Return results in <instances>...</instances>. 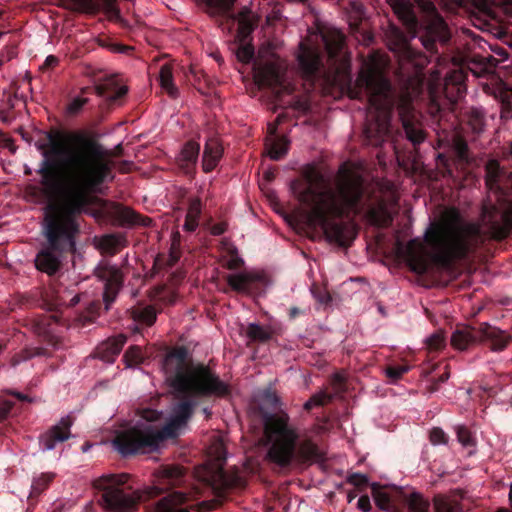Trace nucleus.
<instances>
[{"mask_svg":"<svg viewBox=\"0 0 512 512\" xmlns=\"http://www.w3.org/2000/svg\"><path fill=\"white\" fill-rule=\"evenodd\" d=\"M457 437H458L459 442L464 447H474L475 446V440H474L472 434L465 427H459L457 429Z\"/></svg>","mask_w":512,"mask_h":512,"instance_id":"nucleus-43","label":"nucleus"},{"mask_svg":"<svg viewBox=\"0 0 512 512\" xmlns=\"http://www.w3.org/2000/svg\"><path fill=\"white\" fill-rule=\"evenodd\" d=\"M187 470L176 464L160 466L155 472L152 494L167 493L160 499L154 512H191L199 490L191 487Z\"/></svg>","mask_w":512,"mask_h":512,"instance_id":"nucleus-6","label":"nucleus"},{"mask_svg":"<svg viewBox=\"0 0 512 512\" xmlns=\"http://www.w3.org/2000/svg\"><path fill=\"white\" fill-rule=\"evenodd\" d=\"M429 504L418 496V512H427Z\"/></svg>","mask_w":512,"mask_h":512,"instance_id":"nucleus-63","label":"nucleus"},{"mask_svg":"<svg viewBox=\"0 0 512 512\" xmlns=\"http://www.w3.org/2000/svg\"><path fill=\"white\" fill-rule=\"evenodd\" d=\"M298 61L306 79L309 81L318 78L324 66L321 53L303 43H300Z\"/></svg>","mask_w":512,"mask_h":512,"instance_id":"nucleus-22","label":"nucleus"},{"mask_svg":"<svg viewBox=\"0 0 512 512\" xmlns=\"http://www.w3.org/2000/svg\"><path fill=\"white\" fill-rule=\"evenodd\" d=\"M93 89L99 97L105 99L108 107L118 104L128 93V87L118 86L114 77L106 78L103 82L96 84Z\"/></svg>","mask_w":512,"mask_h":512,"instance_id":"nucleus-24","label":"nucleus"},{"mask_svg":"<svg viewBox=\"0 0 512 512\" xmlns=\"http://www.w3.org/2000/svg\"><path fill=\"white\" fill-rule=\"evenodd\" d=\"M291 189L299 202L309 209L307 224L321 228L329 242L341 247L352 244L357 230L353 224L336 219L361 215L366 210L365 217L373 226L385 228L393 221L384 201L366 207L364 179L345 165L340 168L334 186L320 172L311 169L302 180H294Z\"/></svg>","mask_w":512,"mask_h":512,"instance_id":"nucleus-2","label":"nucleus"},{"mask_svg":"<svg viewBox=\"0 0 512 512\" xmlns=\"http://www.w3.org/2000/svg\"><path fill=\"white\" fill-rule=\"evenodd\" d=\"M227 227L228 225L226 222H218L211 226L210 232L214 236H220L226 232Z\"/></svg>","mask_w":512,"mask_h":512,"instance_id":"nucleus-56","label":"nucleus"},{"mask_svg":"<svg viewBox=\"0 0 512 512\" xmlns=\"http://www.w3.org/2000/svg\"><path fill=\"white\" fill-rule=\"evenodd\" d=\"M188 349L184 346L172 348L163 360V370L169 386L184 399L172 408V414L159 432L162 438H172L192 417L196 399L230 395V386L204 364L193 365Z\"/></svg>","mask_w":512,"mask_h":512,"instance_id":"nucleus-4","label":"nucleus"},{"mask_svg":"<svg viewBox=\"0 0 512 512\" xmlns=\"http://www.w3.org/2000/svg\"><path fill=\"white\" fill-rule=\"evenodd\" d=\"M325 41V47L327 50L328 55L331 58H335L338 56V54L342 51L344 46V37L341 34H338L335 39L332 41L328 40L326 37H324Z\"/></svg>","mask_w":512,"mask_h":512,"instance_id":"nucleus-41","label":"nucleus"},{"mask_svg":"<svg viewBox=\"0 0 512 512\" xmlns=\"http://www.w3.org/2000/svg\"><path fill=\"white\" fill-rule=\"evenodd\" d=\"M398 113L407 139L416 149V110L412 93L405 88L398 102Z\"/></svg>","mask_w":512,"mask_h":512,"instance_id":"nucleus-20","label":"nucleus"},{"mask_svg":"<svg viewBox=\"0 0 512 512\" xmlns=\"http://www.w3.org/2000/svg\"><path fill=\"white\" fill-rule=\"evenodd\" d=\"M66 0V7L72 11L79 13L95 14L102 6L108 12H115L116 0Z\"/></svg>","mask_w":512,"mask_h":512,"instance_id":"nucleus-28","label":"nucleus"},{"mask_svg":"<svg viewBox=\"0 0 512 512\" xmlns=\"http://www.w3.org/2000/svg\"><path fill=\"white\" fill-rule=\"evenodd\" d=\"M225 460V453L221 451L217 456L219 466L215 469L208 470L204 478V481L219 494L225 493L230 489L244 488L246 485V481L239 470L228 471L222 467L221 463Z\"/></svg>","mask_w":512,"mask_h":512,"instance_id":"nucleus-16","label":"nucleus"},{"mask_svg":"<svg viewBox=\"0 0 512 512\" xmlns=\"http://www.w3.org/2000/svg\"><path fill=\"white\" fill-rule=\"evenodd\" d=\"M309 312V308H299V307H291L289 309V312H288V315H289V319L290 320H294L296 319L297 317L301 316V315H306L307 313Z\"/></svg>","mask_w":512,"mask_h":512,"instance_id":"nucleus-59","label":"nucleus"},{"mask_svg":"<svg viewBox=\"0 0 512 512\" xmlns=\"http://www.w3.org/2000/svg\"><path fill=\"white\" fill-rule=\"evenodd\" d=\"M15 55V51L13 48H7V55L4 56V54L1 55V64L4 63L5 61H9L10 59H12Z\"/></svg>","mask_w":512,"mask_h":512,"instance_id":"nucleus-64","label":"nucleus"},{"mask_svg":"<svg viewBox=\"0 0 512 512\" xmlns=\"http://www.w3.org/2000/svg\"><path fill=\"white\" fill-rule=\"evenodd\" d=\"M59 60L56 56L54 55H49L46 57L43 65H42V68L43 69H49V68H53L55 67L57 64H58Z\"/></svg>","mask_w":512,"mask_h":512,"instance_id":"nucleus-60","label":"nucleus"},{"mask_svg":"<svg viewBox=\"0 0 512 512\" xmlns=\"http://www.w3.org/2000/svg\"><path fill=\"white\" fill-rule=\"evenodd\" d=\"M265 399L274 406H276L279 402L277 395L270 390L265 392Z\"/></svg>","mask_w":512,"mask_h":512,"instance_id":"nucleus-62","label":"nucleus"},{"mask_svg":"<svg viewBox=\"0 0 512 512\" xmlns=\"http://www.w3.org/2000/svg\"><path fill=\"white\" fill-rule=\"evenodd\" d=\"M180 259V251L173 243L166 261L167 268H172Z\"/></svg>","mask_w":512,"mask_h":512,"instance_id":"nucleus-53","label":"nucleus"},{"mask_svg":"<svg viewBox=\"0 0 512 512\" xmlns=\"http://www.w3.org/2000/svg\"><path fill=\"white\" fill-rule=\"evenodd\" d=\"M88 103V98H80V97H77L75 99H73L71 101V103L69 104L68 106V112L70 114H77L82 108L84 105H86Z\"/></svg>","mask_w":512,"mask_h":512,"instance_id":"nucleus-51","label":"nucleus"},{"mask_svg":"<svg viewBox=\"0 0 512 512\" xmlns=\"http://www.w3.org/2000/svg\"><path fill=\"white\" fill-rule=\"evenodd\" d=\"M357 507L363 512H369L371 509L370 498L367 495H362L357 502Z\"/></svg>","mask_w":512,"mask_h":512,"instance_id":"nucleus-57","label":"nucleus"},{"mask_svg":"<svg viewBox=\"0 0 512 512\" xmlns=\"http://www.w3.org/2000/svg\"><path fill=\"white\" fill-rule=\"evenodd\" d=\"M44 160V158L42 159ZM43 161L40 162L39 164V167L41 166ZM40 168L38 169V174L40 176H42L39 172ZM41 184L43 187H40L38 185H29L27 186L26 190H25V194H26V197L28 198V200L34 202V203H37V204H41V203H44L48 197V193L51 194V195H58L61 197V207H58L56 205H54L57 209L59 210H62L63 208V203H64V192L61 190V191H53L51 189H49L48 187H46L44 184H43V177H41Z\"/></svg>","mask_w":512,"mask_h":512,"instance_id":"nucleus-29","label":"nucleus"},{"mask_svg":"<svg viewBox=\"0 0 512 512\" xmlns=\"http://www.w3.org/2000/svg\"><path fill=\"white\" fill-rule=\"evenodd\" d=\"M74 419L71 416L63 417L58 423L49 427L39 435V446L42 451H50L72 437L71 427Z\"/></svg>","mask_w":512,"mask_h":512,"instance_id":"nucleus-19","label":"nucleus"},{"mask_svg":"<svg viewBox=\"0 0 512 512\" xmlns=\"http://www.w3.org/2000/svg\"><path fill=\"white\" fill-rule=\"evenodd\" d=\"M465 78L466 74L464 71L454 69L446 77L444 82V95L451 101H456L461 98L465 91Z\"/></svg>","mask_w":512,"mask_h":512,"instance_id":"nucleus-27","label":"nucleus"},{"mask_svg":"<svg viewBox=\"0 0 512 512\" xmlns=\"http://www.w3.org/2000/svg\"><path fill=\"white\" fill-rule=\"evenodd\" d=\"M200 153V144L196 141H187L179 155L176 157L178 168L188 176H194Z\"/></svg>","mask_w":512,"mask_h":512,"instance_id":"nucleus-23","label":"nucleus"},{"mask_svg":"<svg viewBox=\"0 0 512 512\" xmlns=\"http://www.w3.org/2000/svg\"><path fill=\"white\" fill-rule=\"evenodd\" d=\"M347 482L361 490L363 487L368 485V478L363 474L353 473L348 476Z\"/></svg>","mask_w":512,"mask_h":512,"instance_id":"nucleus-47","label":"nucleus"},{"mask_svg":"<svg viewBox=\"0 0 512 512\" xmlns=\"http://www.w3.org/2000/svg\"><path fill=\"white\" fill-rule=\"evenodd\" d=\"M123 358L128 366L138 365L144 361L143 352L139 346L129 347Z\"/></svg>","mask_w":512,"mask_h":512,"instance_id":"nucleus-40","label":"nucleus"},{"mask_svg":"<svg viewBox=\"0 0 512 512\" xmlns=\"http://www.w3.org/2000/svg\"><path fill=\"white\" fill-rule=\"evenodd\" d=\"M134 322L146 326H152L157 318L156 310L153 306L136 307L131 311Z\"/></svg>","mask_w":512,"mask_h":512,"instance_id":"nucleus-33","label":"nucleus"},{"mask_svg":"<svg viewBox=\"0 0 512 512\" xmlns=\"http://www.w3.org/2000/svg\"><path fill=\"white\" fill-rule=\"evenodd\" d=\"M332 395L328 394L327 392H319L310 397V400L312 403L316 406H324L325 404L329 403L332 400Z\"/></svg>","mask_w":512,"mask_h":512,"instance_id":"nucleus-50","label":"nucleus"},{"mask_svg":"<svg viewBox=\"0 0 512 512\" xmlns=\"http://www.w3.org/2000/svg\"><path fill=\"white\" fill-rule=\"evenodd\" d=\"M418 10H421V22L423 33L420 36L425 49L432 51L434 43L437 41L446 42L449 38V32L443 19L437 14L434 4L430 1L420 3L418 1Z\"/></svg>","mask_w":512,"mask_h":512,"instance_id":"nucleus-15","label":"nucleus"},{"mask_svg":"<svg viewBox=\"0 0 512 512\" xmlns=\"http://www.w3.org/2000/svg\"><path fill=\"white\" fill-rule=\"evenodd\" d=\"M44 354L43 348H26L15 354L11 358V366L16 367L21 362L27 361L35 356H40Z\"/></svg>","mask_w":512,"mask_h":512,"instance_id":"nucleus-39","label":"nucleus"},{"mask_svg":"<svg viewBox=\"0 0 512 512\" xmlns=\"http://www.w3.org/2000/svg\"><path fill=\"white\" fill-rule=\"evenodd\" d=\"M390 260L395 268L405 269L406 271L416 273V238L410 239L407 243L396 236L394 247L390 253Z\"/></svg>","mask_w":512,"mask_h":512,"instance_id":"nucleus-18","label":"nucleus"},{"mask_svg":"<svg viewBox=\"0 0 512 512\" xmlns=\"http://www.w3.org/2000/svg\"><path fill=\"white\" fill-rule=\"evenodd\" d=\"M236 0H205L207 13L214 18L219 26L227 25L229 28L238 23V35L246 39L254 30V23L250 18V11L244 9L235 14L233 6Z\"/></svg>","mask_w":512,"mask_h":512,"instance_id":"nucleus-13","label":"nucleus"},{"mask_svg":"<svg viewBox=\"0 0 512 512\" xmlns=\"http://www.w3.org/2000/svg\"><path fill=\"white\" fill-rule=\"evenodd\" d=\"M426 349L429 352L440 351L445 346V337L442 332H436L425 340Z\"/></svg>","mask_w":512,"mask_h":512,"instance_id":"nucleus-42","label":"nucleus"},{"mask_svg":"<svg viewBox=\"0 0 512 512\" xmlns=\"http://www.w3.org/2000/svg\"><path fill=\"white\" fill-rule=\"evenodd\" d=\"M223 152L224 149L219 139L214 137L207 139L202 155V169L205 173H209L216 168Z\"/></svg>","mask_w":512,"mask_h":512,"instance_id":"nucleus-26","label":"nucleus"},{"mask_svg":"<svg viewBox=\"0 0 512 512\" xmlns=\"http://www.w3.org/2000/svg\"><path fill=\"white\" fill-rule=\"evenodd\" d=\"M263 422L270 463L287 468L294 461L304 463L321 458L318 446L309 437L300 438L299 430L290 422L286 412L265 413Z\"/></svg>","mask_w":512,"mask_h":512,"instance_id":"nucleus-5","label":"nucleus"},{"mask_svg":"<svg viewBox=\"0 0 512 512\" xmlns=\"http://www.w3.org/2000/svg\"><path fill=\"white\" fill-rule=\"evenodd\" d=\"M429 439L433 445H441L448 442V436L442 429L437 427L430 430Z\"/></svg>","mask_w":512,"mask_h":512,"instance_id":"nucleus-44","label":"nucleus"},{"mask_svg":"<svg viewBox=\"0 0 512 512\" xmlns=\"http://www.w3.org/2000/svg\"><path fill=\"white\" fill-rule=\"evenodd\" d=\"M236 55L241 62L248 63L254 57V48L251 45H241Z\"/></svg>","mask_w":512,"mask_h":512,"instance_id":"nucleus-45","label":"nucleus"},{"mask_svg":"<svg viewBox=\"0 0 512 512\" xmlns=\"http://www.w3.org/2000/svg\"><path fill=\"white\" fill-rule=\"evenodd\" d=\"M159 83L170 97L176 98L178 96V88L174 84L172 66L170 64L165 63L161 66Z\"/></svg>","mask_w":512,"mask_h":512,"instance_id":"nucleus-32","label":"nucleus"},{"mask_svg":"<svg viewBox=\"0 0 512 512\" xmlns=\"http://www.w3.org/2000/svg\"><path fill=\"white\" fill-rule=\"evenodd\" d=\"M201 201L200 199H193L190 203H189V207H188V211H187V214H186V217L188 218H191V219H194V220H199V217L201 215Z\"/></svg>","mask_w":512,"mask_h":512,"instance_id":"nucleus-48","label":"nucleus"},{"mask_svg":"<svg viewBox=\"0 0 512 512\" xmlns=\"http://www.w3.org/2000/svg\"><path fill=\"white\" fill-rule=\"evenodd\" d=\"M245 335L255 342L265 343L272 338V331L269 328H265L257 323H250L246 327Z\"/></svg>","mask_w":512,"mask_h":512,"instance_id":"nucleus-35","label":"nucleus"},{"mask_svg":"<svg viewBox=\"0 0 512 512\" xmlns=\"http://www.w3.org/2000/svg\"><path fill=\"white\" fill-rule=\"evenodd\" d=\"M55 320L54 316L41 314L31 318L29 320V325L35 334L42 337L48 343L55 345L54 336L51 330V325Z\"/></svg>","mask_w":512,"mask_h":512,"instance_id":"nucleus-30","label":"nucleus"},{"mask_svg":"<svg viewBox=\"0 0 512 512\" xmlns=\"http://www.w3.org/2000/svg\"><path fill=\"white\" fill-rule=\"evenodd\" d=\"M255 70V79L258 85L271 89L275 101L279 105L290 107L303 114L310 110L309 101L303 97L294 95V86L285 81L280 67L276 63L265 62L258 64Z\"/></svg>","mask_w":512,"mask_h":512,"instance_id":"nucleus-11","label":"nucleus"},{"mask_svg":"<svg viewBox=\"0 0 512 512\" xmlns=\"http://www.w3.org/2000/svg\"><path fill=\"white\" fill-rule=\"evenodd\" d=\"M228 285L238 293L249 295L259 294L263 291L265 278L256 273H239L227 276Z\"/></svg>","mask_w":512,"mask_h":512,"instance_id":"nucleus-21","label":"nucleus"},{"mask_svg":"<svg viewBox=\"0 0 512 512\" xmlns=\"http://www.w3.org/2000/svg\"><path fill=\"white\" fill-rule=\"evenodd\" d=\"M36 147L44 156L39 170L43 184L53 191L62 190L65 196L62 210L53 204L46 206V243L34 260L39 271L52 276L60 270L65 254L75 250L79 232L75 217L87 210L90 194L114 175L105 148L88 132L52 128Z\"/></svg>","mask_w":512,"mask_h":512,"instance_id":"nucleus-1","label":"nucleus"},{"mask_svg":"<svg viewBox=\"0 0 512 512\" xmlns=\"http://www.w3.org/2000/svg\"><path fill=\"white\" fill-rule=\"evenodd\" d=\"M127 473L107 474L93 481V487L102 492L101 501L114 512H133L142 499L138 489L128 484Z\"/></svg>","mask_w":512,"mask_h":512,"instance_id":"nucleus-10","label":"nucleus"},{"mask_svg":"<svg viewBox=\"0 0 512 512\" xmlns=\"http://www.w3.org/2000/svg\"><path fill=\"white\" fill-rule=\"evenodd\" d=\"M376 506L384 512H416V491L406 493L401 487L372 486Z\"/></svg>","mask_w":512,"mask_h":512,"instance_id":"nucleus-14","label":"nucleus"},{"mask_svg":"<svg viewBox=\"0 0 512 512\" xmlns=\"http://www.w3.org/2000/svg\"><path fill=\"white\" fill-rule=\"evenodd\" d=\"M416 0H387L398 19L406 28L407 33L400 28L392 26L387 33L389 49L397 56L401 66L405 63L416 68V51L410 41L416 37Z\"/></svg>","mask_w":512,"mask_h":512,"instance_id":"nucleus-9","label":"nucleus"},{"mask_svg":"<svg viewBox=\"0 0 512 512\" xmlns=\"http://www.w3.org/2000/svg\"><path fill=\"white\" fill-rule=\"evenodd\" d=\"M269 130H270L272 138L270 139V143L266 144L268 146V154L272 160L278 161V160L282 159L287 154L288 147H289V141L284 136L278 137L275 135L276 134L275 126H271L269 128Z\"/></svg>","mask_w":512,"mask_h":512,"instance_id":"nucleus-31","label":"nucleus"},{"mask_svg":"<svg viewBox=\"0 0 512 512\" xmlns=\"http://www.w3.org/2000/svg\"><path fill=\"white\" fill-rule=\"evenodd\" d=\"M484 341L490 342L492 350L501 351L507 347L511 337L488 323H482L478 328L459 326L450 338L451 346L458 351L468 350Z\"/></svg>","mask_w":512,"mask_h":512,"instance_id":"nucleus-12","label":"nucleus"},{"mask_svg":"<svg viewBox=\"0 0 512 512\" xmlns=\"http://www.w3.org/2000/svg\"><path fill=\"white\" fill-rule=\"evenodd\" d=\"M124 246H126V239L122 235L109 234L101 240L102 249L111 255H115Z\"/></svg>","mask_w":512,"mask_h":512,"instance_id":"nucleus-37","label":"nucleus"},{"mask_svg":"<svg viewBox=\"0 0 512 512\" xmlns=\"http://www.w3.org/2000/svg\"><path fill=\"white\" fill-rule=\"evenodd\" d=\"M118 218L125 225L149 226L152 220L144 217L130 208H122L118 212Z\"/></svg>","mask_w":512,"mask_h":512,"instance_id":"nucleus-34","label":"nucleus"},{"mask_svg":"<svg viewBox=\"0 0 512 512\" xmlns=\"http://www.w3.org/2000/svg\"><path fill=\"white\" fill-rule=\"evenodd\" d=\"M454 148L459 158L464 159L466 157L467 145L461 139H456L454 142Z\"/></svg>","mask_w":512,"mask_h":512,"instance_id":"nucleus-55","label":"nucleus"},{"mask_svg":"<svg viewBox=\"0 0 512 512\" xmlns=\"http://www.w3.org/2000/svg\"><path fill=\"white\" fill-rule=\"evenodd\" d=\"M474 7L484 15H492L493 3L491 0H472Z\"/></svg>","mask_w":512,"mask_h":512,"instance_id":"nucleus-49","label":"nucleus"},{"mask_svg":"<svg viewBox=\"0 0 512 512\" xmlns=\"http://www.w3.org/2000/svg\"><path fill=\"white\" fill-rule=\"evenodd\" d=\"M435 512H460L459 504L456 500L445 497L436 496L434 498Z\"/></svg>","mask_w":512,"mask_h":512,"instance_id":"nucleus-38","label":"nucleus"},{"mask_svg":"<svg viewBox=\"0 0 512 512\" xmlns=\"http://www.w3.org/2000/svg\"><path fill=\"white\" fill-rule=\"evenodd\" d=\"M407 371L408 367L405 365H391L386 368V375L388 378L395 381L399 379Z\"/></svg>","mask_w":512,"mask_h":512,"instance_id":"nucleus-46","label":"nucleus"},{"mask_svg":"<svg viewBox=\"0 0 512 512\" xmlns=\"http://www.w3.org/2000/svg\"><path fill=\"white\" fill-rule=\"evenodd\" d=\"M358 81L367 93L368 109L372 118V123L365 128L366 137L375 138V142H379L388 134L390 127L393 107L390 81L374 71L363 73Z\"/></svg>","mask_w":512,"mask_h":512,"instance_id":"nucleus-7","label":"nucleus"},{"mask_svg":"<svg viewBox=\"0 0 512 512\" xmlns=\"http://www.w3.org/2000/svg\"><path fill=\"white\" fill-rule=\"evenodd\" d=\"M161 412L154 409H143L134 426L119 430L115 433L112 446L122 457H131L156 450L163 441L159 429L154 425L161 419Z\"/></svg>","mask_w":512,"mask_h":512,"instance_id":"nucleus-8","label":"nucleus"},{"mask_svg":"<svg viewBox=\"0 0 512 512\" xmlns=\"http://www.w3.org/2000/svg\"><path fill=\"white\" fill-rule=\"evenodd\" d=\"M96 277L104 283L103 301L108 310L123 286L124 276L119 267L103 261L94 270Z\"/></svg>","mask_w":512,"mask_h":512,"instance_id":"nucleus-17","label":"nucleus"},{"mask_svg":"<svg viewBox=\"0 0 512 512\" xmlns=\"http://www.w3.org/2000/svg\"><path fill=\"white\" fill-rule=\"evenodd\" d=\"M485 170L488 194L482 206L481 224L464 221L456 209L450 208L426 233L437 260L443 263L462 258L479 245L483 241L482 227L494 239L505 238L512 229V194L498 185L499 163L489 160Z\"/></svg>","mask_w":512,"mask_h":512,"instance_id":"nucleus-3","label":"nucleus"},{"mask_svg":"<svg viewBox=\"0 0 512 512\" xmlns=\"http://www.w3.org/2000/svg\"><path fill=\"white\" fill-rule=\"evenodd\" d=\"M13 405H14L13 402H11L9 400H1L0 401V423L5 421L8 418Z\"/></svg>","mask_w":512,"mask_h":512,"instance_id":"nucleus-52","label":"nucleus"},{"mask_svg":"<svg viewBox=\"0 0 512 512\" xmlns=\"http://www.w3.org/2000/svg\"><path fill=\"white\" fill-rule=\"evenodd\" d=\"M439 2L450 11H454L465 4V0H439Z\"/></svg>","mask_w":512,"mask_h":512,"instance_id":"nucleus-54","label":"nucleus"},{"mask_svg":"<svg viewBox=\"0 0 512 512\" xmlns=\"http://www.w3.org/2000/svg\"><path fill=\"white\" fill-rule=\"evenodd\" d=\"M126 339V336L120 334L103 341L96 347L95 357L104 362L113 363L126 343Z\"/></svg>","mask_w":512,"mask_h":512,"instance_id":"nucleus-25","label":"nucleus"},{"mask_svg":"<svg viewBox=\"0 0 512 512\" xmlns=\"http://www.w3.org/2000/svg\"><path fill=\"white\" fill-rule=\"evenodd\" d=\"M55 478L54 473H42L32 481L29 499L32 500L41 495Z\"/></svg>","mask_w":512,"mask_h":512,"instance_id":"nucleus-36","label":"nucleus"},{"mask_svg":"<svg viewBox=\"0 0 512 512\" xmlns=\"http://www.w3.org/2000/svg\"><path fill=\"white\" fill-rule=\"evenodd\" d=\"M243 263V260L237 256V253L235 251L234 254L231 256V259L227 262V268L229 270H235L242 266Z\"/></svg>","mask_w":512,"mask_h":512,"instance_id":"nucleus-58","label":"nucleus"},{"mask_svg":"<svg viewBox=\"0 0 512 512\" xmlns=\"http://www.w3.org/2000/svg\"><path fill=\"white\" fill-rule=\"evenodd\" d=\"M197 227H198V221L197 220H194V219H191V218H188V217L185 218L184 229L186 231L193 232V231L196 230Z\"/></svg>","mask_w":512,"mask_h":512,"instance_id":"nucleus-61","label":"nucleus"}]
</instances>
